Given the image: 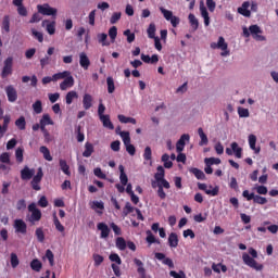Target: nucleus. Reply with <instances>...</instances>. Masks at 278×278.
Returning <instances> with one entry per match:
<instances>
[{
    "label": "nucleus",
    "mask_w": 278,
    "mask_h": 278,
    "mask_svg": "<svg viewBox=\"0 0 278 278\" xmlns=\"http://www.w3.org/2000/svg\"><path fill=\"white\" fill-rule=\"evenodd\" d=\"M249 254L248 253L242 254L243 264H245V266H249L250 268H253L254 270H264V265L255 261L257 257V250L250 248Z\"/></svg>",
    "instance_id": "obj_1"
},
{
    "label": "nucleus",
    "mask_w": 278,
    "mask_h": 278,
    "mask_svg": "<svg viewBox=\"0 0 278 278\" xmlns=\"http://www.w3.org/2000/svg\"><path fill=\"white\" fill-rule=\"evenodd\" d=\"M29 214L26 216L27 223L30 225H36V223H40L42 220V211L38 208L36 202H31L27 207Z\"/></svg>",
    "instance_id": "obj_2"
},
{
    "label": "nucleus",
    "mask_w": 278,
    "mask_h": 278,
    "mask_svg": "<svg viewBox=\"0 0 278 278\" xmlns=\"http://www.w3.org/2000/svg\"><path fill=\"white\" fill-rule=\"evenodd\" d=\"M211 49H220L222 58H227L229 55V45L225 41V37H219L217 42L211 43Z\"/></svg>",
    "instance_id": "obj_3"
},
{
    "label": "nucleus",
    "mask_w": 278,
    "mask_h": 278,
    "mask_svg": "<svg viewBox=\"0 0 278 278\" xmlns=\"http://www.w3.org/2000/svg\"><path fill=\"white\" fill-rule=\"evenodd\" d=\"M119 136L126 147L127 153H129V155H136V147L131 144V137L129 136V131H121Z\"/></svg>",
    "instance_id": "obj_4"
},
{
    "label": "nucleus",
    "mask_w": 278,
    "mask_h": 278,
    "mask_svg": "<svg viewBox=\"0 0 278 278\" xmlns=\"http://www.w3.org/2000/svg\"><path fill=\"white\" fill-rule=\"evenodd\" d=\"M13 66H14V59L12 56H9L4 60L2 72H1V78L7 79V77H10L13 73Z\"/></svg>",
    "instance_id": "obj_5"
},
{
    "label": "nucleus",
    "mask_w": 278,
    "mask_h": 278,
    "mask_svg": "<svg viewBox=\"0 0 278 278\" xmlns=\"http://www.w3.org/2000/svg\"><path fill=\"white\" fill-rule=\"evenodd\" d=\"M37 10L39 14H42L43 16H56L58 15V9L51 8L49 3L45 4H38Z\"/></svg>",
    "instance_id": "obj_6"
},
{
    "label": "nucleus",
    "mask_w": 278,
    "mask_h": 278,
    "mask_svg": "<svg viewBox=\"0 0 278 278\" xmlns=\"http://www.w3.org/2000/svg\"><path fill=\"white\" fill-rule=\"evenodd\" d=\"M42 177H45V173H42V167H39L37 174L33 177V180L30 181L33 190H41L40 181H42Z\"/></svg>",
    "instance_id": "obj_7"
},
{
    "label": "nucleus",
    "mask_w": 278,
    "mask_h": 278,
    "mask_svg": "<svg viewBox=\"0 0 278 278\" xmlns=\"http://www.w3.org/2000/svg\"><path fill=\"white\" fill-rule=\"evenodd\" d=\"M5 92H7L8 101L10 103H14L18 99V92H16V88H14V86L12 85L7 86Z\"/></svg>",
    "instance_id": "obj_8"
},
{
    "label": "nucleus",
    "mask_w": 278,
    "mask_h": 278,
    "mask_svg": "<svg viewBox=\"0 0 278 278\" xmlns=\"http://www.w3.org/2000/svg\"><path fill=\"white\" fill-rule=\"evenodd\" d=\"M14 229L16 233H22V236H25L27 233V224L23 219H15Z\"/></svg>",
    "instance_id": "obj_9"
},
{
    "label": "nucleus",
    "mask_w": 278,
    "mask_h": 278,
    "mask_svg": "<svg viewBox=\"0 0 278 278\" xmlns=\"http://www.w3.org/2000/svg\"><path fill=\"white\" fill-rule=\"evenodd\" d=\"M186 142H190V135L188 134L181 135V137L177 141L176 143L177 153H181V151H184V149L186 148Z\"/></svg>",
    "instance_id": "obj_10"
},
{
    "label": "nucleus",
    "mask_w": 278,
    "mask_h": 278,
    "mask_svg": "<svg viewBox=\"0 0 278 278\" xmlns=\"http://www.w3.org/2000/svg\"><path fill=\"white\" fill-rule=\"evenodd\" d=\"M154 256L160 262H163L165 266H168V268H175V263H173V261L169 257H166V254L162 252H156Z\"/></svg>",
    "instance_id": "obj_11"
},
{
    "label": "nucleus",
    "mask_w": 278,
    "mask_h": 278,
    "mask_svg": "<svg viewBox=\"0 0 278 278\" xmlns=\"http://www.w3.org/2000/svg\"><path fill=\"white\" fill-rule=\"evenodd\" d=\"M64 80L60 84L61 90H68V88H73L75 86V78H73V75L66 76L63 78Z\"/></svg>",
    "instance_id": "obj_12"
},
{
    "label": "nucleus",
    "mask_w": 278,
    "mask_h": 278,
    "mask_svg": "<svg viewBox=\"0 0 278 278\" xmlns=\"http://www.w3.org/2000/svg\"><path fill=\"white\" fill-rule=\"evenodd\" d=\"M34 175H36V169H30L28 166H25L21 170V179H23V181H29V179H31Z\"/></svg>",
    "instance_id": "obj_13"
},
{
    "label": "nucleus",
    "mask_w": 278,
    "mask_h": 278,
    "mask_svg": "<svg viewBox=\"0 0 278 278\" xmlns=\"http://www.w3.org/2000/svg\"><path fill=\"white\" fill-rule=\"evenodd\" d=\"M41 27H46L47 33L50 36H53L55 34V21H49V20H43L41 23Z\"/></svg>",
    "instance_id": "obj_14"
},
{
    "label": "nucleus",
    "mask_w": 278,
    "mask_h": 278,
    "mask_svg": "<svg viewBox=\"0 0 278 278\" xmlns=\"http://www.w3.org/2000/svg\"><path fill=\"white\" fill-rule=\"evenodd\" d=\"M249 31H250L251 36L253 38H255V40H264V36L260 35V34H262V28H260V26L251 25L249 27Z\"/></svg>",
    "instance_id": "obj_15"
},
{
    "label": "nucleus",
    "mask_w": 278,
    "mask_h": 278,
    "mask_svg": "<svg viewBox=\"0 0 278 278\" xmlns=\"http://www.w3.org/2000/svg\"><path fill=\"white\" fill-rule=\"evenodd\" d=\"M170 160H177V156L175 153L168 155V154H163L161 157V162L164 163V168H170L173 166V161Z\"/></svg>",
    "instance_id": "obj_16"
},
{
    "label": "nucleus",
    "mask_w": 278,
    "mask_h": 278,
    "mask_svg": "<svg viewBox=\"0 0 278 278\" xmlns=\"http://www.w3.org/2000/svg\"><path fill=\"white\" fill-rule=\"evenodd\" d=\"M200 12L202 18H204V25L205 27H210V13L207 12V8H205V4L203 1L200 2Z\"/></svg>",
    "instance_id": "obj_17"
},
{
    "label": "nucleus",
    "mask_w": 278,
    "mask_h": 278,
    "mask_svg": "<svg viewBox=\"0 0 278 278\" xmlns=\"http://www.w3.org/2000/svg\"><path fill=\"white\" fill-rule=\"evenodd\" d=\"M79 64L84 71H88V68H90V59L86 52H81L79 54Z\"/></svg>",
    "instance_id": "obj_18"
},
{
    "label": "nucleus",
    "mask_w": 278,
    "mask_h": 278,
    "mask_svg": "<svg viewBox=\"0 0 278 278\" xmlns=\"http://www.w3.org/2000/svg\"><path fill=\"white\" fill-rule=\"evenodd\" d=\"M248 140H249L250 149H252V151H254L256 155L260 154V151H262V148L255 147V144H257V137L255 135H249Z\"/></svg>",
    "instance_id": "obj_19"
},
{
    "label": "nucleus",
    "mask_w": 278,
    "mask_h": 278,
    "mask_svg": "<svg viewBox=\"0 0 278 278\" xmlns=\"http://www.w3.org/2000/svg\"><path fill=\"white\" fill-rule=\"evenodd\" d=\"M98 230L101 231L100 238H109L110 237V227L105 223L98 224Z\"/></svg>",
    "instance_id": "obj_20"
},
{
    "label": "nucleus",
    "mask_w": 278,
    "mask_h": 278,
    "mask_svg": "<svg viewBox=\"0 0 278 278\" xmlns=\"http://www.w3.org/2000/svg\"><path fill=\"white\" fill-rule=\"evenodd\" d=\"M168 245L170 247V249H177V247H179V237L176 232H172L168 236Z\"/></svg>",
    "instance_id": "obj_21"
},
{
    "label": "nucleus",
    "mask_w": 278,
    "mask_h": 278,
    "mask_svg": "<svg viewBox=\"0 0 278 278\" xmlns=\"http://www.w3.org/2000/svg\"><path fill=\"white\" fill-rule=\"evenodd\" d=\"M99 119L101 121L105 129L114 130V124L112 123V119H110V115H104L102 117H99Z\"/></svg>",
    "instance_id": "obj_22"
},
{
    "label": "nucleus",
    "mask_w": 278,
    "mask_h": 278,
    "mask_svg": "<svg viewBox=\"0 0 278 278\" xmlns=\"http://www.w3.org/2000/svg\"><path fill=\"white\" fill-rule=\"evenodd\" d=\"M83 108H84V110H90V108H92V96L90 93L84 94Z\"/></svg>",
    "instance_id": "obj_23"
},
{
    "label": "nucleus",
    "mask_w": 278,
    "mask_h": 278,
    "mask_svg": "<svg viewBox=\"0 0 278 278\" xmlns=\"http://www.w3.org/2000/svg\"><path fill=\"white\" fill-rule=\"evenodd\" d=\"M249 5L250 4L248 1L243 2L242 7L238 8V13L249 18V16H251V11L249 10Z\"/></svg>",
    "instance_id": "obj_24"
},
{
    "label": "nucleus",
    "mask_w": 278,
    "mask_h": 278,
    "mask_svg": "<svg viewBox=\"0 0 278 278\" xmlns=\"http://www.w3.org/2000/svg\"><path fill=\"white\" fill-rule=\"evenodd\" d=\"M188 21L191 29H193V31H197V29H199V18H197L194 14L190 13L188 15Z\"/></svg>",
    "instance_id": "obj_25"
},
{
    "label": "nucleus",
    "mask_w": 278,
    "mask_h": 278,
    "mask_svg": "<svg viewBox=\"0 0 278 278\" xmlns=\"http://www.w3.org/2000/svg\"><path fill=\"white\" fill-rule=\"evenodd\" d=\"M119 169V181L122 184V186H127L129 178L127 177V174H125V166L119 165L118 166Z\"/></svg>",
    "instance_id": "obj_26"
},
{
    "label": "nucleus",
    "mask_w": 278,
    "mask_h": 278,
    "mask_svg": "<svg viewBox=\"0 0 278 278\" xmlns=\"http://www.w3.org/2000/svg\"><path fill=\"white\" fill-rule=\"evenodd\" d=\"M94 153V146L90 142L85 143V151L83 152V157H90Z\"/></svg>",
    "instance_id": "obj_27"
},
{
    "label": "nucleus",
    "mask_w": 278,
    "mask_h": 278,
    "mask_svg": "<svg viewBox=\"0 0 278 278\" xmlns=\"http://www.w3.org/2000/svg\"><path fill=\"white\" fill-rule=\"evenodd\" d=\"M15 126L17 127V129H20V131H25L27 127V122L25 121V116H20L15 121Z\"/></svg>",
    "instance_id": "obj_28"
},
{
    "label": "nucleus",
    "mask_w": 278,
    "mask_h": 278,
    "mask_svg": "<svg viewBox=\"0 0 278 278\" xmlns=\"http://www.w3.org/2000/svg\"><path fill=\"white\" fill-rule=\"evenodd\" d=\"M40 153H42L45 160H47V162H53V156H51V152L49 151V148H47L46 146H41L39 149Z\"/></svg>",
    "instance_id": "obj_29"
},
{
    "label": "nucleus",
    "mask_w": 278,
    "mask_h": 278,
    "mask_svg": "<svg viewBox=\"0 0 278 278\" xmlns=\"http://www.w3.org/2000/svg\"><path fill=\"white\" fill-rule=\"evenodd\" d=\"M115 247L119 251H125V249H127V241H125V238L123 237H117L115 241Z\"/></svg>",
    "instance_id": "obj_30"
},
{
    "label": "nucleus",
    "mask_w": 278,
    "mask_h": 278,
    "mask_svg": "<svg viewBox=\"0 0 278 278\" xmlns=\"http://www.w3.org/2000/svg\"><path fill=\"white\" fill-rule=\"evenodd\" d=\"M59 164L64 175H67L68 177H71V166H68V163H66V160H60Z\"/></svg>",
    "instance_id": "obj_31"
},
{
    "label": "nucleus",
    "mask_w": 278,
    "mask_h": 278,
    "mask_svg": "<svg viewBox=\"0 0 278 278\" xmlns=\"http://www.w3.org/2000/svg\"><path fill=\"white\" fill-rule=\"evenodd\" d=\"M53 223H54V227L56 229V231H60V233H64L65 228L64 225H62V223H60V219L58 218V214L53 213Z\"/></svg>",
    "instance_id": "obj_32"
},
{
    "label": "nucleus",
    "mask_w": 278,
    "mask_h": 278,
    "mask_svg": "<svg viewBox=\"0 0 278 278\" xmlns=\"http://www.w3.org/2000/svg\"><path fill=\"white\" fill-rule=\"evenodd\" d=\"M30 268L35 270V273H40V270H42V263L38 258H34L30 262Z\"/></svg>",
    "instance_id": "obj_33"
},
{
    "label": "nucleus",
    "mask_w": 278,
    "mask_h": 278,
    "mask_svg": "<svg viewBox=\"0 0 278 278\" xmlns=\"http://www.w3.org/2000/svg\"><path fill=\"white\" fill-rule=\"evenodd\" d=\"M106 86H108L109 94H114V91L116 90V86L114 85V78L112 76H109L106 78Z\"/></svg>",
    "instance_id": "obj_34"
},
{
    "label": "nucleus",
    "mask_w": 278,
    "mask_h": 278,
    "mask_svg": "<svg viewBox=\"0 0 278 278\" xmlns=\"http://www.w3.org/2000/svg\"><path fill=\"white\" fill-rule=\"evenodd\" d=\"M230 147L235 153V156L238 157V160L242 159V148L238 146V142H232Z\"/></svg>",
    "instance_id": "obj_35"
},
{
    "label": "nucleus",
    "mask_w": 278,
    "mask_h": 278,
    "mask_svg": "<svg viewBox=\"0 0 278 278\" xmlns=\"http://www.w3.org/2000/svg\"><path fill=\"white\" fill-rule=\"evenodd\" d=\"M146 242H148L149 245L160 244V240L155 239V236L153 235V232H151V230L147 231Z\"/></svg>",
    "instance_id": "obj_36"
},
{
    "label": "nucleus",
    "mask_w": 278,
    "mask_h": 278,
    "mask_svg": "<svg viewBox=\"0 0 278 278\" xmlns=\"http://www.w3.org/2000/svg\"><path fill=\"white\" fill-rule=\"evenodd\" d=\"M98 42L102 45V47H110V42H108V34L101 33L97 35Z\"/></svg>",
    "instance_id": "obj_37"
},
{
    "label": "nucleus",
    "mask_w": 278,
    "mask_h": 278,
    "mask_svg": "<svg viewBox=\"0 0 278 278\" xmlns=\"http://www.w3.org/2000/svg\"><path fill=\"white\" fill-rule=\"evenodd\" d=\"M189 173H192V175H194V177L197 179H205V173H203V170L197 168V167H192L191 169H189Z\"/></svg>",
    "instance_id": "obj_38"
},
{
    "label": "nucleus",
    "mask_w": 278,
    "mask_h": 278,
    "mask_svg": "<svg viewBox=\"0 0 278 278\" xmlns=\"http://www.w3.org/2000/svg\"><path fill=\"white\" fill-rule=\"evenodd\" d=\"M143 160H146V162H150V166L151 164H153V162L151 161L153 160V152L151 151V147H146L143 152Z\"/></svg>",
    "instance_id": "obj_39"
},
{
    "label": "nucleus",
    "mask_w": 278,
    "mask_h": 278,
    "mask_svg": "<svg viewBox=\"0 0 278 278\" xmlns=\"http://www.w3.org/2000/svg\"><path fill=\"white\" fill-rule=\"evenodd\" d=\"M1 29L5 31V34H10V15L3 16Z\"/></svg>",
    "instance_id": "obj_40"
},
{
    "label": "nucleus",
    "mask_w": 278,
    "mask_h": 278,
    "mask_svg": "<svg viewBox=\"0 0 278 278\" xmlns=\"http://www.w3.org/2000/svg\"><path fill=\"white\" fill-rule=\"evenodd\" d=\"M71 75L70 71L59 72L54 75H52L53 81H60V79H64L65 77H68Z\"/></svg>",
    "instance_id": "obj_41"
},
{
    "label": "nucleus",
    "mask_w": 278,
    "mask_h": 278,
    "mask_svg": "<svg viewBox=\"0 0 278 278\" xmlns=\"http://www.w3.org/2000/svg\"><path fill=\"white\" fill-rule=\"evenodd\" d=\"M198 134L201 138V141L199 142L200 147H204V144H207L208 142L207 135H205V132L203 131V128H199Z\"/></svg>",
    "instance_id": "obj_42"
},
{
    "label": "nucleus",
    "mask_w": 278,
    "mask_h": 278,
    "mask_svg": "<svg viewBox=\"0 0 278 278\" xmlns=\"http://www.w3.org/2000/svg\"><path fill=\"white\" fill-rule=\"evenodd\" d=\"M35 236L38 240V242H45V230L42 229V227H38L35 230Z\"/></svg>",
    "instance_id": "obj_43"
},
{
    "label": "nucleus",
    "mask_w": 278,
    "mask_h": 278,
    "mask_svg": "<svg viewBox=\"0 0 278 278\" xmlns=\"http://www.w3.org/2000/svg\"><path fill=\"white\" fill-rule=\"evenodd\" d=\"M77 97H79L77 94V91H68L66 97H65L66 104L71 105V103H73V100L77 99Z\"/></svg>",
    "instance_id": "obj_44"
},
{
    "label": "nucleus",
    "mask_w": 278,
    "mask_h": 278,
    "mask_svg": "<svg viewBox=\"0 0 278 278\" xmlns=\"http://www.w3.org/2000/svg\"><path fill=\"white\" fill-rule=\"evenodd\" d=\"M119 123H124V124H127V123H131V125H136V118L134 117H127L125 115H118L117 116Z\"/></svg>",
    "instance_id": "obj_45"
},
{
    "label": "nucleus",
    "mask_w": 278,
    "mask_h": 278,
    "mask_svg": "<svg viewBox=\"0 0 278 278\" xmlns=\"http://www.w3.org/2000/svg\"><path fill=\"white\" fill-rule=\"evenodd\" d=\"M25 152V150L23 148H17L15 150V159H16V163L17 164H23V153Z\"/></svg>",
    "instance_id": "obj_46"
},
{
    "label": "nucleus",
    "mask_w": 278,
    "mask_h": 278,
    "mask_svg": "<svg viewBox=\"0 0 278 278\" xmlns=\"http://www.w3.org/2000/svg\"><path fill=\"white\" fill-rule=\"evenodd\" d=\"M155 31H156L155 24L151 23L147 29L148 37L151 39L157 38L155 37Z\"/></svg>",
    "instance_id": "obj_47"
},
{
    "label": "nucleus",
    "mask_w": 278,
    "mask_h": 278,
    "mask_svg": "<svg viewBox=\"0 0 278 278\" xmlns=\"http://www.w3.org/2000/svg\"><path fill=\"white\" fill-rule=\"evenodd\" d=\"M33 110L35 114H42V101L36 100L33 104Z\"/></svg>",
    "instance_id": "obj_48"
},
{
    "label": "nucleus",
    "mask_w": 278,
    "mask_h": 278,
    "mask_svg": "<svg viewBox=\"0 0 278 278\" xmlns=\"http://www.w3.org/2000/svg\"><path fill=\"white\" fill-rule=\"evenodd\" d=\"M40 125H53V119H51L49 114H43L40 119Z\"/></svg>",
    "instance_id": "obj_49"
},
{
    "label": "nucleus",
    "mask_w": 278,
    "mask_h": 278,
    "mask_svg": "<svg viewBox=\"0 0 278 278\" xmlns=\"http://www.w3.org/2000/svg\"><path fill=\"white\" fill-rule=\"evenodd\" d=\"M46 257L49 261L50 266H55V255H53L51 250L46 251Z\"/></svg>",
    "instance_id": "obj_50"
},
{
    "label": "nucleus",
    "mask_w": 278,
    "mask_h": 278,
    "mask_svg": "<svg viewBox=\"0 0 278 278\" xmlns=\"http://www.w3.org/2000/svg\"><path fill=\"white\" fill-rule=\"evenodd\" d=\"M21 264V261H18V255L16 253H11V266L12 268H17Z\"/></svg>",
    "instance_id": "obj_51"
},
{
    "label": "nucleus",
    "mask_w": 278,
    "mask_h": 278,
    "mask_svg": "<svg viewBox=\"0 0 278 278\" xmlns=\"http://www.w3.org/2000/svg\"><path fill=\"white\" fill-rule=\"evenodd\" d=\"M134 264L137 266V273H142L147 270L144 268V263H142L139 258H134Z\"/></svg>",
    "instance_id": "obj_52"
},
{
    "label": "nucleus",
    "mask_w": 278,
    "mask_h": 278,
    "mask_svg": "<svg viewBox=\"0 0 278 278\" xmlns=\"http://www.w3.org/2000/svg\"><path fill=\"white\" fill-rule=\"evenodd\" d=\"M31 35L34 36V38H36V40H38V42H43L45 36L42 35V33L33 28L31 29Z\"/></svg>",
    "instance_id": "obj_53"
},
{
    "label": "nucleus",
    "mask_w": 278,
    "mask_h": 278,
    "mask_svg": "<svg viewBox=\"0 0 278 278\" xmlns=\"http://www.w3.org/2000/svg\"><path fill=\"white\" fill-rule=\"evenodd\" d=\"M124 36L127 37V42H129V43H131V42H134V40H136V34L131 33L130 29H126L124 31Z\"/></svg>",
    "instance_id": "obj_54"
},
{
    "label": "nucleus",
    "mask_w": 278,
    "mask_h": 278,
    "mask_svg": "<svg viewBox=\"0 0 278 278\" xmlns=\"http://www.w3.org/2000/svg\"><path fill=\"white\" fill-rule=\"evenodd\" d=\"M109 260L111 262H115V264H117L118 266H121V264H123V261L121 260V256H118V254H116V253L110 254Z\"/></svg>",
    "instance_id": "obj_55"
},
{
    "label": "nucleus",
    "mask_w": 278,
    "mask_h": 278,
    "mask_svg": "<svg viewBox=\"0 0 278 278\" xmlns=\"http://www.w3.org/2000/svg\"><path fill=\"white\" fill-rule=\"evenodd\" d=\"M0 162L1 164H12V162L10 161V153L4 152L0 155Z\"/></svg>",
    "instance_id": "obj_56"
},
{
    "label": "nucleus",
    "mask_w": 278,
    "mask_h": 278,
    "mask_svg": "<svg viewBox=\"0 0 278 278\" xmlns=\"http://www.w3.org/2000/svg\"><path fill=\"white\" fill-rule=\"evenodd\" d=\"M93 174L96 177H98V179H106L108 178V176L103 173V170H101L100 167L94 168Z\"/></svg>",
    "instance_id": "obj_57"
},
{
    "label": "nucleus",
    "mask_w": 278,
    "mask_h": 278,
    "mask_svg": "<svg viewBox=\"0 0 278 278\" xmlns=\"http://www.w3.org/2000/svg\"><path fill=\"white\" fill-rule=\"evenodd\" d=\"M37 205L39 207H49V200H47V197L46 195H42L38 202H37Z\"/></svg>",
    "instance_id": "obj_58"
},
{
    "label": "nucleus",
    "mask_w": 278,
    "mask_h": 278,
    "mask_svg": "<svg viewBox=\"0 0 278 278\" xmlns=\"http://www.w3.org/2000/svg\"><path fill=\"white\" fill-rule=\"evenodd\" d=\"M109 36H110L111 40H116V36H118V28H116V26H112L109 29Z\"/></svg>",
    "instance_id": "obj_59"
},
{
    "label": "nucleus",
    "mask_w": 278,
    "mask_h": 278,
    "mask_svg": "<svg viewBox=\"0 0 278 278\" xmlns=\"http://www.w3.org/2000/svg\"><path fill=\"white\" fill-rule=\"evenodd\" d=\"M253 203H257V205H266V203H268V200L262 195H255Z\"/></svg>",
    "instance_id": "obj_60"
},
{
    "label": "nucleus",
    "mask_w": 278,
    "mask_h": 278,
    "mask_svg": "<svg viewBox=\"0 0 278 278\" xmlns=\"http://www.w3.org/2000/svg\"><path fill=\"white\" fill-rule=\"evenodd\" d=\"M160 11L162 12L164 18L167 21H169L174 16L173 11H168V10L164 9L163 7L160 8Z\"/></svg>",
    "instance_id": "obj_61"
},
{
    "label": "nucleus",
    "mask_w": 278,
    "mask_h": 278,
    "mask_svg": "<svg viewBox=\"0 0 278 278\" xmlns=\"http://www.w3.org/2000/svg\"><path fill=\"white\" fill-rule=\"evenodd\" d=\"M204 162H205V164L214 166V164H216V165L220 164V159H217V157H206L204 160Z\"/></svg>",
    "instance_id": "obj_62"
},
{
    "label": "nucleus",
    "mask_w": 278,
    "mask_h": 278,
    "mask_svg": "<svg viewBox=\"0 0 278 278\" xmlns=\"http://www.w3.org/2000/svg\"><path fill=\"white\" fill-rule=\"evenodd\" d=\"M169 275L174 278H186V273L184 270H179V273L170 270Z\"/></svg>",
    "instance_id": "obj_63"
},
{
    "label": "nucleus",
    "mask_w": 278,
    "mask_h": 278,
    "mask_svg": "<svg viewBox=\"0 0 278 278\" xmlns=\"http://www.w3.org/2000/svg\"><path fill=\"white\" fill-rule=\"evenodd\" d=\"M103 256H101V254H93V262H94V266H99L100 264H103Z\"/></svg>",
    "instance_id": "obj_64"
}]
</instances>
